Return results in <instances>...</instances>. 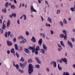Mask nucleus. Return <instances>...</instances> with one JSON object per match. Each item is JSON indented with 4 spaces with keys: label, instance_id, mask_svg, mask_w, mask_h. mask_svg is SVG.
I'll use <instances>...</instances> for the list:
<instances>
[{
    "label": "nucleus",
    "instance_id": "obj_20",
    "mask_svg": "<svg viewBox=\"0 0 75 75\" xmlns=\"http://www.w3.org/2000/svg\"><path fill=\"white\" fill-rule=\"evenodd\" d=\"M41 52L43 54H45V51L44 50V49H42L41 50Z\"/></svg>",
    "mask_w": 75,
    "mask_h": 75
},
{
    "label": "nucleus",
    "instance_id": "obj_41",
    "mask_svg": "<svg viewBox=\"0 0 75 75\" xmlns=\"http://www.w3.org/2000/svg\"><path fill=\"white\" fill-rule=\"evenodd\" d=\"M10 34H11V32L10 31H8V37H9V36H10Z\"/></svg>",
    "mask_w": 75,
    "mask_h": 75
},
{
    "label": "nucleus",
    "instance_id": "obj_30",
    "mask_svg": "<svg viewBox=\"0 0 75 75\" xmlns=\"http://www.w3.org/2000/svg\"><path fill=\"white\" fill-rule=\"evenodd\" d=\"M70 10L71 11L74 12V11H75V9L74 8V7H71L70 8Z\"/></svg>",
    "mask_w": 75,
    "mask_h": 75
},
{
    "label": "nucleus",
    "instance_id": "obj_54",
    "mask_svg": "<svg viewBox=\"0 0 75 75\" xmlns=\"http://www.w3.org/2000/svg\"><path fill=\"white\" fill-rule=\"evenodd\" d=\"M17 22L18 24H20V21H19V19H18Z\"/></svg>",
    "mask_w": 75,
    "mask_h": 75
},
{
    "label": "nucleus",
    "instance_id": "obj_14",
    "mask_svg": "<svg viewBox=\"0 0 75 75\" xmlns=\"http://www.w3.org/2000/svg\"><path fill=\"white\" fill-rule=\"evenodd\" d=\"M31 41L33 42H35L36 41V40L35 38L34 37V36H33L32 39H31Z\"/></svg>",
    "mask_w": 75,
    "mask_h": 75
},
{
    "label": "nucleus",
    "instance_id": "obj_33",
    "mask_svg": "<svg viewBox=\"0 0 75 75\" xmlns=\"http://www.w3.org/2000/svg\"><path fill=\"white\" fill-rule=\"evenodd\" d=\"M39 48H40V46H37L36 48V51H38Z\"/></svg>",
    "mask_w": 75,
    "mask_h": 75
},
{
    "label": "nucleus",
    "instance_id": "obj_57",
    "mask_svg": "<svg viewBox=\"0 0 75 75\" xmlns=\"http://www.w3.org/2000/svg\"><path fill=\"white\" fill-rule=\"evenodd\" d=\"M54 61L52 62H51L50 64H51V65H52V64H54Z\"/></svg>",
    "mask_w": 75,
    "mask_h": 75
},
{
    "label": "nucleus",
    "instance_id": "obj_45",
    "mask_svg": "<svg viewBox=\"0 0 75 75\" xmlns=\"http://www.w3.org/2000/svg\"><path fill=\"white\" fill-rule=\"evenodd\" d=\"M13 41L14 42H16V41H17V40H16V38H13Z\"/></svg>",
    "mask_w": 75,
    "mask_h": 75
},
{
    "label": "nucleus",
    "instance_id": "obj_35",
    "mask_svg": "<svg viewBox=\"0 0 75 75\" xmlns=\"http://www.w3.org/2000/svg\"><path fill=\"white\" fill-rule=\"evenodd\" d=\"M7 34H8V32H6L5 34V36L6 37V38H7Z\"/></svg>",
    "mask_w": 75,
    "mask_h": 75
},
{
    "label": "nucleus",
    "instance_id": "obj_5",
    "mask_svg": "<svg viewBox=\"0 0 75 75\" xmlns=\"http://www.w3.org/2000/svg\"><path fill=\"white\" fill-rule=\"evenodd\" d=\"M7 45L8 47L10 46H11L13 45V43L10 41L7 40Z\"/></svg>",
    "mask_w": 75,
    "mask_h": 75
},
{
    "label": "nucleus",
    "instance_id": "obj_2",
    "mask_svg": "<svg viewBox=\"0 0 75 75\" xmlns=\"http://www.w3.org/2000/svg\"><path fill=\"white\" fill-rule=\"evenodd\" d=\"M30 10H31V13H32V12H35V13H36L37 12V11L35 9H34V8L33 6L32 5L31 6Z\"/></svg>",
    "mask_w": 75,
    "mask_h": 75
},
{
    "label": "nucleus",
    "instance_id": "obj_1",
    "mask_svg": "<svg viewBox=\"0 0 75 75\" xmlns=\"http://www.w3.org/2000/svg\"><path fill=\"white\" fill-rule=\"evenodd\" d=\"M28 71L29 74H31L33 72V66L31 64L29 65Z\"/></svg>",
    "mask_w": 75,
    "mask_h": 75
},
{
    "label": "nucleus",
    "instance_id": "obj_53",
    "mask_svg": "<svg viewBox=\"0 0 75 75\" xmlns=\"http://www.w3.org/2000/svg\"><path fill=\"white\" fill-rule=\"evenodd\" d=\"M46 70L47 71V72H49L50 71V69H49V68H47L46 69Z\"/></svg>",
    "mask_w": 75,
    "mask_h": 75
},
{
    "label": "nucleus",
    "instance_id": "obj_24",
    "mask_svg": "<svg viewBox=\"0 0 75 75\" xmlns=\"http://www.w3.org/2000/svg\"><path fill=\"white\" fill-rule=\"evenodd\" d=\"M2 12H3V13H6L7 12V10H6V8H5V9H2Z\"/></svg>",
    "mask_w": 75,
    "mask_h": 75
},
{
    "label": "nucleus",
    "instance_id": "obj_56",
    "mask_svg": "<svg viewBox=\"0 0 75 75\" xmlns=\"http://www.w3.org/2000/svg\"><path fill=\"white\" fill-rule=\"evenodd\" d=\"M71 40H72V41H73V42H74L75 41V40L74 39V38H72Z\"/></svg>",
    "mask_w": 75,
    "mask_h": 75
},
{
    "label": "nucleus",
    "instance_id": "obj_25",
    "mask_svg": "<svg viewBox=\"0 0 75 75\" xmlns=\"http://www.w3.org/2000/svg\"><path fill=\"white\" fill-rule=\"evenodd\" d=\"M60 44H61V45L63 46V47H64V48L65 45H64V43H63V42H62V41H60Z\"/></svg>",
    "mask_w": 75,
    "mask_h": 75
},
{
    "label": "nucleus",
    "instance_id": "obj_38",
    "mask_svg": "<svg viewBox=\"0 0 75 75\" xmlns=\"http://www.w3.org/2000/svg\"><path fill=\"white\" fill-rule=\"evenodd\" d=\"M60 13V10H59V9H58L57 11V14H59V13Z\"/></svg>",
    "mask_w": 75,
    "mask_h": 75
},
{
    "label": "nucleus",
    "instance_id": "obj_59",
    "mask_svg": "<svg viewBox=\"0 0 75 75\" xmlns=\"http://www.w3.org/2000/svg\"><path fill=\"white\" fill-rule=\"evenodd\" d=\"M1 34H2L3 33V30H2L1 29Z\"/></svg>",
    "mask_w": 75,
    "mask_h": 75
},
{
    "label": "nucleus",
    "instance_id": "obj_36",
    "mask_svg": "<svg viewBox=\"0 0 75 75\" xmlns=\"http://www.w3.org/2000/svg\"><path fill=\"white\" fill-rule=\"evenodd\" d=\"M12 15L13 17H16V13H12Z\"/></svg>",
    "mask_w": 75,
    "mask_h": 75
},
{
    "label": "nucleus",
    "instance_id": "obj_15",
    "mask_svg": "<svg viewBox=\"0 0 75 75\" xmlns=\"http://www.w3.org/2000/svg\"><path fill=\"white\" fill-rule=\"evenodd\" d=\"M13 65L16 67L17 69H18V68H19V66L18 64H16V65H15V63H13Z\"/></svg>",
    "mask_w": 75,
    "mask_h": 75
},
{
    "label": "nucleus",
    "instance_id": "obj_52",
    "mask_svg": "<svg viewBox=\"0 0 75 75\" xmlns=\"http://www.w3.org/2000/svg\"><path fill=\"white\" fill-rule=\"evenodd\" d=\"M7 53L8 54H9L10 53V52L9 50L7 51Z\"/></svg>",
    "mask_w": 75,
    "mask_h": 75
},
{
    "label": "nucleus",
    "instance_id": "obj_32",
    "mask_svg": "<svg viewBox=\"0 0 75 75\" xmlns=\"http://www.w3.org/2000/svg\"><path fill=\"white\" fill-rule=\"evenodd\" d=\"M63 23L64 24H67V22L66 21V19H64L63 20Z\"/></svg>",
    "mask_w": 75,
    "mask_h": 75
},
{
    "label": "nucleus",
    "instance_id": "obj_63",
    "mask_svg": "<svg viewBox=\"0 0 75 75\" xmlns=\"http://www.w3.org/2000/svg\"><path fill=\"white\" fill-rule=\"evenodd\" d=\"M66 75H69V73L66 72Z\"/></svg>",
    "mask_w": 75,
    "mask_h": 75
},
{
    "label": "nucleus",
    "instance_id": "obj_13",
    "mask_svg": "<svg viewBox=\"0 0 75 75\" xmlns=\"http://www.w3.org/2000/svg\"><path fill=\"white\" fill-rule=\"evenodd\" d=\"M25 52L27 53V54H29L30 53V51H29L28 49L25 48L24 49Z\"/></svg>",
    "mask_w": 75,
    "mask_h": 75
},
{
    "label": "nucleus",
    "instance_id": "obj_48",
    "mask_svg": "<svg viewBox=\"0 0 75 75\" xmlns=\"http://www.w3.org/2000/svg\"><path fill=\"white\" fill-rule=\"evenodd\" d=\"M62 47H61V48L58 49V51H61V50H62Z\"/></svg>",
    "mask_w": 75,
    "mask_h": 75
},
{
    "label": "nucleus",
    "instance_id": "obj_11",
    "mask_svg": "<svg viewBox=\"0 0 75 75\" xmlns=\"http://www.w3.org/2000/svg\"><path fill=\"white\" fill-rule=\"evenodd\" d=\"M42 39H40L38 41V44L40 46H41V44H42Z\"/></svg>",
    "mask_w": 75,
    "mask_h": 75
},
{
    "label": "nucleus",
    "instance_id": "obj_42",
    "mask_svg": "<svg viewBox=\"0 0 75 75\" xmlns=\"http://www.w3.org/2000/svg\"><path fill=\"white\" fill-rule=\"evenodd\" d=\"M18 71L20 72H21V73H23V70H21V69H19Z\"/></svg>",
    "mask_w": 75,
    "mask_h": 75
},
{
    "label": "nucleus",
    "instance_id": "obj_12",
    "mask_svg": "<svg viewBox=\"0 0 75 75\" xmlns=\"http://www.w3.org/2000/svg\"><path fill=\"white\" fill-rule=\"evenodd\" d=\"M35 59L37 61V62L39 64H41V61H40V59H39V58L37 57H36L35 58Z\"/></svg>",
    "mask_w": 75,
    "mask_h": 75
},
{
    "label": "nucleus",
    "instance_id": "obj_27",
    "mask_svg": "<svg viewBox=\"0 0 75 75\" xmlns=\"http://www.w3.org/2000/svg\"><path fill=\"white\" fill-rule=\"evenodd\" d=\"M58 67L59 70L60 71H61V70H62V67H59V64H58Z\"/></svg>",
    "mask_w": 75,
    "mask_h": 75
},
{
    "label": "nucleus",
    "instance_id": "obj_3",
    "mask_svg": "<svg viewBox=\"0 0 75 75\" xmlns=\"http://www.w3.org/2000/svg\"><path fill=\"white\" fill-rule=\"evenodd\" d=\"M28 49H29L30 50H32V52L33 53H34V51H35V47H29L28 48Z\"/></svg>",
    "mask_w": 75,
    "mask_h": 75
},
{
    "label": "nucleus",
    "instance_id": "obj_4",
    "mask_svg": "<svg viewBox=\"0 0 75 75\" xmlns=\"http://www.w3.org/2000/svg\"><path fill=\"white\" fill-rule=\"evenodd\" d=\"M4 23H6V21L5 20L4 21V22H3V25L2 26V30H4L6 28V24Z\"/></svg>",
    "mask_w": 75,
    "mask_h": 75
},
{
    "label": "nucleus",
    "instance_id": "obj_46",
    "mask_svg": "<svg viewBox=\"0 0 75 75\" xmlns=\"http://www.w3.org/2000/svg\"><path fill=\"white\" fill-rule=\"evenodd\" d=\"M59 23L61 25H63V23H62V21H60L59 22Z\"/></svg>",
    "mask_w": 75,
    "mask_h": 75
},
{
    "label": "nucleus",
    "instance_id": "obj_29",
    "mask_svg": "<svg viewBox=\"0 0 75 75\" xmlns=\"http://www.w3.org/2000/svg\"><path fill=\"white\" fill-rule=\"evenodd\" d=\"M53 65L54 67L55 68L56 67H57V64L56 63V62H54L53 63Z\"/></svg>",
    "mask_w": 75,
    "mask_h": 75
},
{
    "label": "nucleus",
    "instance_id": "obj_47",
    "mask_svg": "<svg viewBox=\"0 0 75 75\" xmlns=\"http://www.w3.org/2000/svg\"><path fill=\"white\" fill-rule=\"evenodd\" d=\"M43 0H38V2L39 3H41V1H42Z\"/></svg>",
    "mask_w": 75,
    "mask_h": 75
},
{
    "label": "nucleus",
    "instance_id": "obj_23",
    "mask_svg": "<svg viewBox=\"0 0 75 75\" xmlns=\"http://www.w3.org/2000/svg\"><path fill=\"white\" fill-rule=\"evenodd\" d=\"M11 53H13L14 55H15V54L14 53V48H12L11 50Z\"/></svg>",
    "mask_w": 75,
    "mask_h": 75
},
{
    "label": "nucleus",
    "instance_id": "obj_8",
    "mask_svg": "<svg viewBox=\"0 0 75 75\" xmlns=\"http://www.w3.org/2000/svg\"><path fill=\"white\" fill-rule=\"evenodd\" d=\"M62 32L64 34H65L64 37V38H66L67 36V31L65 30H63Z\"/></svg>",
    "mask_w": 75,
    "mask_h": 75
},
{
    "label": "nucleus",
    "instance_id": "obj_61",
    "mask_svg": "<svg viewBox=\"0 0 75 75\" xmlns=\"http://www.w3.org/2000/svg\"><path fill=\"white\" fill-rule=\"evenodd\" d=\"M73 68H74V69H75V64H73Z\"/></svg>",
    "mask_w": 75,
    "mask_h": 75
},
{
    "label": "nucleus",
    "instance_id": "obj_9",
    "mask_svg": "<svg viewBox=\"0 0 75 75\" xmlns=\"http://www.w3.org/2000/svg\"><path fill=\"white\" fill-rule=\"evenodd\" d=\"M61 61H63L64 62H65L66 64H67V59L64 58L61 59Z\"/></svg>",
    "mask_w": 75,
    "mask_h": 75
},
{
    "label": "nucleus",
    "instance_id": "obj_50",
    "mask_svg": "<svg viewBox=\"0 0 75 75\" xmlns=\"http://www.w3.org/2000/svg\"><path fill=\"white\" fill-rule=\"evenodd\" d=\"M38 54V52L37 51H35V54L36 55H37Z\"/></svg>",
    "mask_w": 75,
    "mask_h": 75
},
{
    "label": "nucleus",
    "instance_id": "obj_28",
    "mask_svg": "<svg viewBox=\"0 0 75 75\" xmlns=\"http://www.w3.org/2000/svg\"><path fill=\"white\" fill-rule=\"evenodd\" d=\"M51 19L50 18H48V19H47V21H49L50 23H52V21H51Z\"/></svg>",
    "mask_w": 75,
    "mask_h": 75
},
{
    "label": "nucleus",
    "instance_id": "obj_34",
    "mask_svg": "<svg viewBox=\"0 0 75 75\" xmlns=\"http://www.w3.org/2000/svg\"><path fill=\"white\" fill-rule=\"evenodd\" d=\"M19 50V51L20 52H21V51H22V50H23V47H22L21 46L20 47V49L19 50Z\"/></svg>",
    "mask_w": 75,
    "mask_h": 75
},
{
    "label": "nucleus",
    "instance_id": "obj_18",
    "mask_svg": "<svg viewBox=\"0 0 75 75\" xmlns=\"http://www.w3.org/2000/svg\"><path fill=\"white\" fill-rule=\"evenodd\" d=\"M14 46L15 47L16 50H19V49H18V47L17 46V45L15 44Z\"/></svg>",
    "mask_w": 75,
    "mask_h": 75
},
{
    "label": "nucleus",
    "instance_id": "obj_44",
    "mask_svg": "<svg viewBox=\"0 0 75 75\" xmlns=\"http://www.w3.org/2000/svg\"><path fill=\"white\" fill-rule=\"evenodd\" d=\"M27 35H29V32H28V31H26L25 33Z\"/></svg>",
    "mask_w": 75,
    "mask_h": 75
},
{
    "label": "nucleus",
    "instance_id": "obj_37",
    "mask_svg": "<svg viewBox=\"0 0 75 75\" xmlns=\"http://www.w3.org/2000/svg\"><path fill=\"white\" fill-rule=\"evenodd\" d=\"M22 41L23 43H25L26 42V39H24L23 40H22Z\"/></svg>",
    "mask_w": 75,
    "mask_h": 75
},
{
    "label": "nucleus",
    "instance_id": "obj_43",
    "mask_svg": "<svg viewBox=\"0 0 75 75\" xmlns=\"http://www.w3.org/2000/svg\"><path fill=\"white\" fill-rule=\"evenodd\" d=\"M16 55L17 56V58H18V57H19V54L17 53V52L16 53Z\"/></svg>",
    "mask_w": 75,
    "mask_h": 75
},
{
    "label": "nucleus",
    "instance_id": "obj_19",
    "mask_svg": "<svg viewBox=\"0 0 75 75\" xmlns=\"http://www.w3.org/2000/svg\"><path fill=\"white\" fill-rule=\"evenodd\" d=\"M40 36H42V37H43L44 38H45V35L44 34L41 33H40Z\"/></svg>",
    "mask_w": 75,
    "mask_h": 75
},
{
    "label": "nucleus",
    "instance_id": "obj_7",
    "mask_svg": "<svg viewBox=\"0 0 75 75\" xmlns=\"http://www.w3.org/2000/svg\"><path fill=\"white\" fill-rule=\"evenodd\" d=\"M59 37H61L62 38H64V40H67V37H66V38H64V37H65V35L64 34H61L59 35Z\"/></svg>",
    "mask_w": 75,
    "mask_h": 75
},
{
    "label": "nucleus",
    "instance_id": "obj_22",
    "mask_svg": "<svg viewBox=\"0 0 75 75\" xmlns=\"http://www.w3.org/2000/svg\"><path fill=\"white\" fill-rule=\"evenodd\" d=\"M28 62H29V63L33 62V60L30 58L29 59L28 61Z\"/></svg>",
    "mask_w": 75,
    "mask_h": 75
},
{
    "label": "nucleus",
    "instance_id": "obj_6",
    "mask_svg": "<svg viewBox=\"0 0 75 75\" xmlns=\"http://www.w3.org/2000/svg\"><path fill=\"white\" fill-rule=\"evenodd\" d=\"M20 65L21 67H25V66L27 65V62H25L23 64L21 63L20 64Z\"/></svg>",
    "mask_w": 75,
    "mask_h": 75
},
{
    "label": "nucleus",
    "instance_id": "obj_60",
    "mask_svg": "<svg viewBox=\"0 0 75 75\" xmlns=\"http://www.w3.org/2000/svg\"><path fill=\"white\" fill-rule=\"evenodd\" d=\"M21 3L20 4V6H18V8H21Z\"/></svg>",
    "mask_w": 75,
    "mask_h": 75
},
{
    "label": "nucleus",
    "instance_id": "obj_55",
    "mask_svg": "<svg viewBox=\"0 0 75 75\" xmlns=\"http://www.w3.org/2000/svg\"><path fill=\"white\" fill-rule=\"evenodd\" d=\"M50 32L51 33V34H54V32H53V31L52 30H51L50 31Z\"/></svg>",
    "mask_w": 75,
    "mask_h": 75
},
{
    "label": "nucleus",
    "instance_id": "obj_51",
    "mask_svg": "<svg viewBox=\"0 0 75 75\" xmlns=\"http://www.w3.org/2000/svg\"><path fill=\"white\" fill-rule=\"evenodd\" d=\"M45 2L46 4H48V2L47 1H45Z\"/></svg>",
    "mask_w": 75,
    "mask_h": 75
},
{
    "label": "nucleus",
    "instance_id": "obj_64",
    "mask_svg": "<svg viewBox=\"0 0 75 75\" xmlns=\"http://www.w3.org/2000/svg\"><path fill=\"white\" fill-rule=\"evenodd\" d=\"M72 31H73V32H74V33H75V29H74L72 30Z\"/></svg>",
    "mask_w": 75,
    "mask_h": 75
},
{
    "label": "nucleus",
    "instance_id": "obj_39",
    "mask_svg": "<svg viewBox=\"0 0 75 75\" xmlns=\"http://www.w3.org/2000/svg\"><path fill=\"white\" fill-rule=\"evenodd\" d=\"M23 17H24V20H26V19H27V17H26V16L24 14L23 15Z\"/></svg>",
    "mask_w": 75,
    "mask_h": 75
},
{
    "label": "nucleus",
    "instance_id": "obj_40",
    "mask_svg": "<svg viewBox=\"0 0 75 75\" xmlns=\"http://www.w3.org/2000/svg\"><path fill=\"white\" fill-rule=\"evenodd\" d=\"M35 67L37 68H40V65H36Z\"/></svg>",
    "mask_w": 75,
    "mask_h": 75
},
{
    "label": "nucleus",
    "instance_id": "obj_31",
    "mask_svg": "<svg viewBox=\"0 0 75 75\" xmlns=\"http://www.w3.org/2000/svg\"><path fill=\"white\" fill-rule=\"evenodd\" d=\"M20 61H22V62H24V59L21 57V59H20Z\"/></svg>",
    "mask_w": 75,
    "mask_h": 75
},
{
    "label": "nucleus",
    "instance_id": "obj_49",
    "mask_svg": "<svg viewBox=\"0 0 75 75\" xmlns=\"http://www.w3.org/2000/svg\"><path fill=\"white\" fill-rule=\"evenodd\" d=\"M57 45L58 46V47L59 48H62V47H61V45H60L57 44Z\"/></svg>",
    "mask_w": 75,
    "mask_h": 75
},
{
    "label": "nucleus",
    "instance_id": "obj_58",
    "mask_svg": "<svg viewBox=\"0 0 75 75\" xmlns=\"http://www.w3.org/2000/svg\"><path fill=\"white\" fill-rule=\"evenodd\" d=\"M21 38L23 40V39H24V37H23V36H21Z\"/></svg>",
    "mask_w": 75,
    "mask_h": 75
},
{
    "label": "nucleus",
    "instance_id": "obj_16",
    "mask_svg": "<svg viewBox=\"0 0 75 75\" xmlns=\"http://www.w3.org/2000/svg\"><path fill=\"white\" fill-rule=\"evenodd\" d=\"M42 47L44 50L45 51H47V48L45 46V45L44 44H43Z\"/></svg>",
    "mask_w": 75,
    "mask_h": 75
},
{
    "label": "nucleus",
    "instance_id": "obj_26",
    "mask_svg": "<svg viewBox=\"0 0 75 75\" xmlns=\"http://www.w3.org/2000/svg\"><path fill=\"white\" fill-rule=\"evenodd\" d=\"M11 8L12 9H14V8H16V7L14 5H12L11 6Z\"/></svg>",
    "mask_w": 75,
    "mask_h": 75
},
{
    "label": "nucleus",
    "instance_id": "obj_10",
    "mask_svg": "<svg viewBox=\"0 0 75 75\" xmlns=\"http://www.w3.org/2000/svg\"><path fill=\"white\" fill-rule=\"evenodd\" d=\"M67 43L68 44V45L70 46V47L72 48L73 47V45H72V43L71 42L69 41H67Z\"/></svg>",
    "mask_w": 75,
    "mask_h": 75
},
{
    "label": "nucleus",
    "instance_id": "obj_62",
    "mask_svg": "<svg viewBox=\"0 0 75 75\" xmlns=\"http://www.w3.org/2000/svg\"><path fill=\"white\" fill-rule=\"evenodd\" d=\"M14 3H17V1L16 0H14Z\"/></svg>",
    "mask_w": 75,
    "mask_h": 75
},
{
    "label": "nucleus",
    "instance_id": "obj_17",
    "mask_svg": "<svg viewBox=\"0 0 75 75\" xmlns=\"http://www.w3.org/2000/svg\"><path fill=\"white\" fill-rule=\"evenodd\" d=\"M10 20H8V23H7V27L8 28V27H9V26H10Z\"/></svg>",
    "mask_w": 75,
    "mask_h": 75
},
{
    "label": "nucleus",
    "instance_id": "obj_21",
    "mask_svg": "<svg viewBox=\"0 0 75 75\" xmlns=\"http://www.w3.org/2000/svg\"><path fill=\"white\" fill-rule=\"evenodd\" d=\"M8 5H9L8 2H6L5 4V7L6 8H7V7H8Z\"/></svg>",
    "mask_w": 75,
    "mask_h": 75
}]
</instances>
